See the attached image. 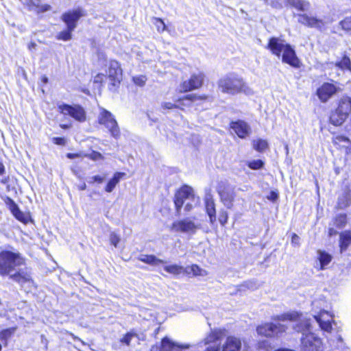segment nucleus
I'll list each match as a JSON object with an SVG mask.
<instances>
[{"label":"nucleus","mask_w":351,"mask_h":351,"mask_svg":"<svg viewBox=\"0 0 351 351\" xmlns=\"http://www.w3.org/2000/svg\"><path fill=\"white\" fill-rule=\"evenodd\" d=\"M312 304L313 306H315L316 305V302L315 301L313 302Z\"/></svg>","instance_id":"69168bd1"},{"label":"nucleus","mask_w":351,"mask_h":351,"mask_svg":"<svg viewBox=\"0 0 351 351\" xmlns=\"http://www.w3.org/2000/svg\"><path fill=\"white\" fill-rule=\"evenodd\" d=\"M147 78L145 75H139L133 77V82L135 84L143 86L145 85Z\"/></svg>","instance_id":"37998d69"},{"label":"nucleus","mask_w":351,"mask_h":351,"mask_svg":"<svg viewBox=\"0 0 351 351\" xmlns=\"http://www.w3.org/2000/svg\"><path fill=\"white\" fill-rule=\"evenodd\" d=\"M98 56H99V59L103 58L104 60H106V59L105 54L103 53H99Z\"/></svg>","instance_id":"052dcab7"},{"label":"nucleus","mask_w":351,"mask_h":351,"mask_svg":"<svg viewBox=\"0 0 351 351\" xmlns=\"http://www.w3.org/2000/svg\"><path fill=\"white\" fill-rule=\"evenodd\" d=\"M42 82L45 84L48 82V78L46 76H43Z\"/></svg>","instance_id":"680f3d73"},{"label":"nucleus","mask_w":351,"mask_h":351,"mask_svg":"<svg viewBox=\"0 0 351 351\" xmlns=\"http://www.w3.org/2000/svg\"><path fill=\"white\" fill-rule=\"evenodd\" d=\"M162 107L164 109L171 110V109H173V108H178V106L176 104H175L171 103V102H163L162 104Z\"/></svg>","instance_id":"09e8293b"},{"label":"nucleus","mask_w":351,"mask_h":351,"mask_svg":"<svg viewBox=\"0 0 351 351\" xmlns=\"http://www.w3.org/2000/svg\"><path fill=\"white\" fill-rule=\"evenodd\" d=\"M252 145H253L254 149L256 151L262 152L267 148L268 143H267V141L261 139V138H258L257 140L253 141Z\"/></svg>","instance_id":"473e14b6"},{"label":"nucleus","mask_w":351,"mask_h":351,"mask_svg":"<svg viewBox=\"0 0 351 351\" xmlns=\"http://www.w3.org/2000/svg\"><path fill=\"white\" fill-rule=\"evenodd\" d=\"M110 243L116 247L120 241V237L115 232H111L110 234Z\"/></svg>","instance_id":"a18cd8bd"},{"label":"nucleus","mask_w":351,"mask_h":351,"mask_svg":"<svg viewBox=\"0 0 351 351\" xmlns=\"http://www.w3.org/2000/svg\"><path fill=\"white\" fill-rule=\"evenodd\" d=\"M341 28L347 32H351V16H347L339 22Z\"/></svg>","instance_id":"ea45409f"},{"label":"nucleus","mask_w":351,"mask_h":351,"mask_svg":"<svg viewBox=\"0 0 351 351\" xmlns=\"http://www.w3.org/2000/svg\"><path fill=\"white\" fill-rule=\"evenodd\" d=\"M154 349H156V350H155V351H158V347H156V348H152V351H154Z\"/></svg>","instance_id":"0e129e2a"},{"label":"nucleus","mask_w":351,"mask_h":351,"mask_svg":"<svg viewBox=\"0 0 351 351\" xmlns=\"http://www.w3.org/2000/svg\"><path fill=\"white\" fill-rule=\"evenodd\" d=\"M299 237L296 234H293L291 237V242L293 243H296L299 241Z\"/></svg>","instance_id":"6e6d98bb"},{"label":"nucleus","mask_w":351,"mask_h":351,"mask_svg":"<svg viewBox=\"0 0 351 351\" xmlns=\"http://www.w3.org/2000/svg\"><path fill=\"white\" fill-rule=\"evenodd\" d=\"M159 351H250L239 337L228 336L223 339L221 330H212L197 344L178 343L167 337L162 339Z\"/></svg>","instance_id":"f257e3e1"},{"label":"nucleus","mask_w":351,"mask_h":351,"mask_svg":"<svg viewBox=\"0 0 351 351\" xmlns=\"http://www.w3.org/2000/svg\"><path fill=\"white\" fill-rule=\"evenodd\" d=\"M230 128L241 138H245L251 133L250 125L242 120L232 121L230 123Z\"/></svg>","instance_id":"f3484780"},{"label":"nucleus","mask_w":351,"mask_h":351,"mask_svg":"<svg viewBox=\"0 0 351 351\" xmlns=\"http://www.w3.org/2000/svg\"><path fill=\"white\" fill-rule=\"evenodd\" d=\"M285 2L298 11L306 12L311 8V4L306 0H285Z\"/></svg>","instance_id":"5701e85b"},{"label":"nucleus","mask_w":351,"mask_h":351,"mask_svg":"<svg viewBox=\"0 0 351 351\" xmlns=\"http://www.w3.org/2000/svg\"><path fill=\"white\" fill-rule=\"evenodd\" d=\"M343 141H349V139H348V138L345 137Z\"/></svg>","instance_id":"338daca9"},{"label":"nucleus","mask_w":351,"mask_h":351,"mask_svg":"<svg viewBox=\"0 0 351 351\" xmlns=\"http://www.w3.org/2000/svg\"><path fill=\"white\" fill-rule=\"evenodd\" d=\"M300 318V314L298 312H289L278 315L272 317L274 321H287V320H296Z\"/></svg>","instance_id":"bb28decb"},{"label":"nucleus","mask_w":351,"mask_h":351,"mask_svg":"<svg viewBox=\"0 0 351 351\" xmlns=\"http://www.w3.org/2000/svg\"><path fill=\"white\" fill-rule=\"evenodd\" d=\"M298 16V21L307 27L321 29L324 25L323 20L316 17L310 16L306 14H299Z\"/></svg>","instance_id":"6ab92c4d"},{"label":"nucleus","mask_w":351,"mask_h":351,"mask_svg":"<svg viewBox=\"0 0 351 351\" xmlns=\"http://www.w3.org/2000/svg\"><path fill=\"white\" fill-rule=\"evenodd\" d=\"M247 167L252 170H259L263 168L265 162L261 159L252 160L247 162Z\"/></svg>","instance_id":"e433bc0d"},{"label":"nucleus","mask_w":351,"mask_h":351,"mask_svg":"<svg viewBox=\"0 0 351 351\" xmlns=\"http://www.w3.org/2000/svg\"><path fill=\"white\" fill-rule=\"evenodd\" d=\"M98 122L108 129L113 138L116 139L119 138L121 133L118 123L114 115L110 111L104 108H100Z\"/></svg>","instance_id":"39448f33"},{"label":"nucleus","mask_w":351,"mask_h":351,"mask_svg":"<svg viewBox=\"0 0 351 351\" xmlns=\"http://www.w3.org/2000/svg\"><path fill=\"white\" fill-rule=\"evenodd\" d=\"M287 327L280 323L267 322L259 325L256 328V332L259 335L266 337L280 338L285 333Z\"/></svg>","instance_id":"0eeeda50"},{"label":"nucleus","mask_w":351,"mask_h":351,"mask_svg":"<svg viewBox=\"0 0 351 351\" xmlns=\"http://www.w3.org/2000/svg\"><path fill=\"white\" fill-rule=\"evenodd\" d=\"M193 204L188 202L186 204V205L184 206V210L187 212H189L193 209Z\"/></svg>","instance_id":"603ef678"},{"label":"nucleus","mask_w":351,"mask_h":351,"mask_svg":"<svg viewBox=\"0 0 351 351\" xmlns=\"http://www.w3.org/2000/svg\"><path fill=\"white\" fill-rule=\"evenodd\" d=\"M346 119V118H345V116L342 115L337 110L332 112L330 117V123L336 126L341 125Z\"/></svg>","instance_id":"c756f323"},{"label":"nucleus","mask_w":351,"mask_h":351,"mask_svg":"<svg viewBox=\"0 0 351 351\" xmlns=\"http://www.w3.org/2000/svg\"><path fill=\"white\" fill-rule=\"evenodd\" d=\"M336 110L347 119L351 112V98L348 96L343 97L340 99L338 108Z\"/></svg>","instance_id":"4be33fe9"},{"label":"nucleus","mask_w":351,"mask_h":351,"mask_svg":"<svg viewBox=\"0 0 351 351\" xmlns=\"http://www.w3.org/2000/svg\"><path fill=\"white\" fill-rule=\"evenodd\" d=\"M23 4L27 7L28 10L37 14L47 12L51 8V5L49 4H42L41 0H25Z\"/></svg>","instance_id":"aec40b11"},{"label":"nucleus","mask_w":351,"mask_h":351,"mask_svg":"<svg viewBox=\"0 0 351 351\" xmlns=\"http://www.w3.org/2000/svg\"><path fill=\"white\" fill-rule=\"evenodd\" d=\"M139 260L151 265H158L161 263H163L162 260L158 258L154 255L142 254L139 257Z\"/></svg>","instance_id":"cd10ccee"},{"label":"nucleus","mask_w":351,"mask_h":351,"mask_svg":"<svg viewBox=\"0 0 351 351\" xmlns=\"http://www.w3.org/2000/svg\"><path fill=\"white\" fill-rule=\"evenodd\" d=\"M281 56L282 62L287 63L294 68L300 67V60L296 56L295 49L291 45L289 44L285 46Z\"/></svg>","instance_id":"4468645a"},{"label":"nucleus","mask_w":351,"mask_h":351,"mask_svg":"<svg viewBox=\"0 0 351 351\" xmlns=\"http://www.w3.org/2000/svg\"><path fill=\"white\" fill-rule=\"evenodd\" d=\"M74 31L71 27H66V29L58 34L56 38L58 40L68 41L72 38V32Z\"/></svg>","instance_id":"72a5a7b5"},{"label":"nucleus","mask_w":351,"mask_h":351,"mask_svg":"<svg viewBox=\"0 0 351 351\" xmlns=\"http://www.w3.org/2000/svg\"><path fill=\"white\" fill-rule=\"evenodd\" d=\"M346 223L347 215L345 213L337 215L334 219V224L338 228H343Z\"/></svg>","instance_id":"c9c22d12"},{"label":"nucleus","mask_w":351,"mask_h":351,"mask_svg":"<svg viewBox=\"0 0 351 351\" xmlns=\"http://www.w3.org/2000/svg\"><path fill=\"white\" fill-rule=\"evenodd\" d=\"M104 77H105V75H103V74H98V75H97L95 77L94 82L95 83L101 82Z\"/></svg>","instance_id":"3c124183"},{"label":"nucleus","mask_w":351,"mask_h":351,"mask_svg":"<svg viewBox=\"0 0 351 351\" xmlns=\"http://www.w3.org/2000/svg\"><path fill=\"white\" fill-rule=\"evenodd\" d=\"M60 127L63 129H68L69 128V125H66V124H61L60 125Z\"/></svg>","instance_id":"e2e57ef3"},{"label":"nucleus","mask_w":351,"mask_h":351,"mask_svg":"<svg viewBox=\"0 0 351 351\" xmlns=\"http://www.w3.org/2000/svg\"><path fill=\"white\" fill-rule=\"evenodd\" d=\"M318 260L320 264V269H324L330 263L332 256L328 253L319 250L318 251Z\"/></svg>","instance_id":"c85d7f7f"},{"label":"nucleus","mask_w":351,"mask_h":351,"mask_svg":"<svg viewBox=\"0 0 351 351\" xmlns=\"http://www.w3.org/2000/svg\"><path fill=\"white\" fill-rule=\"evenodd\" d=\"M295 332L301 333L300 351H324V345L322 339L315 332H313L311 319H300L293 326Z\"/></svg>","instance_id":"7ed1b4c3"},{"label":"nucleus","mask_w":351,"mask_h":351,"mask_svg":"<svg viewBox=\"0 0 351 351\" xmlns=\"http://www.w3.org/2000/svg\"><path fill=\"white\" fill-rule=\"evenodd\" d=\"M25 265V259L19 252L10 250L0 252V276H9L12 281L21 286L26 284L34 285L32 274L28 268H21Z\"/></svg>","instance_id":"f03ea898"},{"label":"nucleus","mask_w":351,"mask_h":351,"mask_svg":"<svg viewBox=\"0 0 351 351\" xmlns=\"http://www.w3.org/2000/svg\"><path fill=\"white\" fill-rule=\"evenodd\" d=\"M335 65L342 70L348 69L351 71V60L347 56H344L340 61L337 62Z\"/></svg>","instance_id":"f704fd0d"},{"label":"nucleus","mask_w":351,"mask_h":351,"mask_svg":"<svg viewBox=\"0 0 351 351\" xmlns=\"http://www.w3.org/2000/svg\"><path fill=\"white\" fill-rule=\"evenodd\" d=\"M194 219L186 217L177 220L171 224V230L176 232L195 234L200 227V224L195 223Z\"/></svg>","instance_id":"1a4fd4ad"},{"label":"nucleus","mask_w":351,"mask_h":351,"mask_svg":"<svg viewBox=\"0 0 351 351\" xmlns=\"http://www.w3.org/2000/svg\"><path fill=\"white\" fill-rule=\"evenodd\" d=\"M339 88L334 84L329 82H324L320 87L317 89L316 94L319 100L325 103L336 94Z\"/></svg>","instance_id":"ddd939ff"},{"label":"nucleus","mask_w":351,"mask_h":351,"mask_svg":"<svg viewBox=\"0 0 351 351\" xmlns=\"http://www.w3.org/2000/svg\"><path fill=\"white\" fill-rule=\"evenodd\" d=\"M221 201L227 208H232L234 199L233 189L226 182L221 181L217 187Z\"/></svg>","instance_id":"9d476101"},{"label":"nucleus","mask_w":351,"mask_h":351,"mask_svg":"<svg viewBox=\"0 0 351 351\" xmlns=\"http://www.w3.org/2000/svg\"><path fill=\"white\" fill-rule=\"evenodd\" d=\"M78 189L80 190V191H84L86 189V183H83L81 185H80L78 186Z\"/></svg>","instance_id":"bf43d9fd"},{"label":"nucleus","mask_w":351,"mask_h":351,"mask_svg":"<svg viewBox=\"0 0 351 351\" xmlns=\"http://www.w3.org/2000/svg\"><path fill=\"white\" fill-rule=\"evenodd\" d=\"M124 176L125 173L122 172H116L114 173L112 178H110L107 182V184L105 187V191L107 193H111Z\"/></svg>","instance_id":"b1692460"},{"label":"nucleus","mask_w":351,"mask_h":351,"mask_svg":"<svg viewBox=\"0 0 351 351\" xmlns=\"http://www.w3.org/2000/svg\"><path fill=\"white\" fill-rule=\"evenodd\" d=\"M53 142L56 145H66V139L63 137H53Z\"/></svg>","instance_id":"de8ad7c7"},{"label":"nucleus","mask_w":351,"mask_h":351,"mask_svg":"<svg viewBox=\"0 0 351 351\" xmlns=\"http://www.w3.org/2000/svg\"><path fill=\"white\" fill-rule=\"evenodd\" d=\"M5 204L13 216L19 221L26 224L29 221V215L21 210L19 206L10 197H7Z\"/></svg>","instance_id":"dca6fc26"},{"label":"nucleus","mask_w":351,"mask_h":351,"mask_svg":"<svg viewBox=\"0 0 351 351\" xmlns=\"http://www.w3.org/2000/svg\"><path fill=\"white\" fill-rule=\"evenodd\" d=\"M204 80V75L202 72L193 73L188 80L184 81L180 85V90L188 92L200 88Z\"/></svg>","instance_id":"f8f14e48"},{"label":"nucleus","mask_w":351,"mask_h":351,"mask_svg":"<svg viewBox=\"0 0 351 351\" xmlns=\"http://www.w3.org/2000/svg\"><path fill=\"white\" fill-rule=\"evenodd\" d=\"M350 195L346 193H343L338 197L337 206L340 209H344L350 205Z\"/></svg>","instance_id":"2f4dec72"},{"label":"nucleus","mask_w":351,"mask_h":351,"mask_svg":"<svg viewBox=\"0 0 351 351\" xmlns=\"http://www.w3.org/2000/svg\"><path fill=\"white\" fill-rule=\"evenodd\" d=\"M36 44L34 43V42H31L29 45H28V49L29 51H32L33 49H36Z\"/></svg>","instance_id":"4d7b16f0"},{"label":"nucleus","mask_w":351,"mask_h":351,"mask_svg":"<svg viewBox=\"0 0 351 351\" xmlns=\"http://www.w3.org/2000/svg\"><path fill=\"white\" fill-rule=\"evenodd\" d=\"M5 172V167L2 162H0V176Z\"/></svg>","instance_id":"13d9d810"},{"label":"nucleus","mask_w":351,"mask_h":351,"mask_svg":"<svg viewBox=\"0 0 351 351\" xmlns=\"http://www.w3.org/2000/svg\"><path fill=\"white\" fill-rule=\"evenodd\" d=\"M351 244V232L344 231L340 234L339 247L341 252L346 251L348 247Z\"/></svg>","instance_id":"393cba45"},{"label":"nucleus","mask_w":351,"mask_h":351,"mask_svg":"<svg viewBox=\"0 0 351 351\" xmlns=\"http://www.w3.org/2000/svg\"><path fill=\"white\" fill-rule=\"evenodd\" d=\"M191 271L193 274L195 276H203V273L205 271L204 270L202 269L198 265H193L191 267Z\"/></svg>","instance_id":"49530a36"},{"label":"nucleus","mask_w":351,"mask_h":351,"mask_svg":"<svg viewBox=\"0 0 351 351\" xmlns=\"http://www.w3.org/2000/svg\"><path fill=\"white\" fill-rule=\"evenodd\" d=\"M164 269L169 274H180L182 272L183 267L178 265H170L165 266Z\"/></svg>","instance_id":"4c0bfd02"},{"label":"nucleus","mask_w":351,"mask_h":351,"mask_svg":"<svg viewBox=\"0 0 351 351\" xmlns=\"http://www.w3.org/2000/svg\"><path fill=\"white\" fill-rule=\"evenodd\" d=\"M207 99L206 96H197L195 94H189L184 97L182 99H179L178 101H182L183 105L191 106L192 104L198 101H203Z\"/></svg>","instance_id":"a878e982"},{"label":"nucleus","mask_w":351,"mask_h":351,"mask_svg":"<svg viewBox=\"0 0 351 351\" xmlns=\"http://www.w3.org/2000/svg\"><path fill=\"white\" fill-rule=\"evenodd\" d=\"M107 73L113 86L119 84L122 78V69L119 62L114 60H110Z\"/></svg>","instance_id":"2eb2a0df"},{"label":"nucleus","mask_w":351,"mask_h":351,"mask_svg":"<svg viewBox=\"0 0 351 351\" xmlns=\"http://www.w3.org/2000/svg\"><path fill=\"white\" fill-rule=\"evenodd\" d=\"M15 331L14 328H9L4 329L0 332V341L6 346L8 345V340L11 337Z\"/></svg>","instance_id":"7c9ffc66"},{"label":"nucleus","mask_w":351,"mask_h":351,"mask_svg":"<svg viewBox=\"0 0 351 351\" xmlns=\"http://www.w3.org/2000/svg\"><path fill=\"white\" fill-rule=\"evenodd\" d=\"M84 15V11L82 8H77V9L69 10L63 13L61 19L66 24V27H71L73 29H75L78 21Z\"/></svg>","instance_id":"9b49d317"},{"label":"nucleus","mask_w":351,"mask_h":351,"mask_svg":"<svg viewBox=\"0 0 351 351\" xmlns=\"http://www.w3.org/2000/svg\"><path fill=\"white\" fill-rule=\"evenodd\" d=\"M218 86L222 93L230 95L246 91L245 82L242 78L234 73H229L219 79Z\"/></svg>","instance_id":"20e7f679"},{"label":"nucleus","mask_w":351,"mask_h":351,"mask_svg":"<svg viewBox=\"0 0 351 351\" xmlns=\"http://www.w3.org/2000/svg\"><path fill=\"white\" fill-rule=\"evenodd\" d=\"M228 219V215L226 210H221L219 216V221L222 225L224 226Z\"/></svg>","instance_id":"c03bdc74"},{"label":"nucleus","mask_w":351,"mask_h":351,"mask_svg":"<svg viewBox=\"0 0 351 351\" xmlns=\"http://www.w3.org/2000/svg\"><path fill=\"white\" fill-rule=\"evenodd\" d=\"M267 198L271 202H275L278 198V194L277 192L271 191H270L269 195H267Z\"/></svg>","instance_id":"8fccbe9b"},{"label":"nucleus","mask_w":351,"mask_h":351,"mask_svg":"<svg viewBox=\"0 0 351 351\" xmlns=\"http://www.w3.org/2000/svg\"><path fill=\"white\" fill-rule=\"evenodd\" d=\"M80 156L79 154L68 153L66 157L69 159H73Z\"/></svg>","instance_id":"864d4df0"},{"label":"nucleus","mask_w":351,"mask_h":351,"mask_svg":"<svg viewBox=\"0 0 351 351\" xmlns=\"http://www.w3.org/2000/svg\"><path fill=\"white\" fill-rule=\"evenodd\" d=\"M154 25H156L158 32H162L166 29V25L164 21L160 18H154Z\"/></svg>","instance_id":"79ce46f5"},{"label":"nucleus","mask_w":351,"mask_h":351,"mask_svg":"<svg viewBox=\"0 0 351 351\" xmlns=\"http://www.w3.org/2000/svg\"><path fill=\"white\" fill-rule=\"evenodd\" d=\"M136 337V335L134 332H128L120 339V342L126 346H130L132 339Z\"/></svg>","instance_id":"58836bf2"},{"label":"nucleus","mask_w":351,"mask_h":351,"mask_svg":"<svg viewBox=\"0 0 351 351\" xmlns=\"http://www.w3.org/2000/svg\"><path fill=\"white\" fill-rule=\"evenodd\" d=\"M104 180H105V176H102L100 175H95V176L88 177L86 178L87 182L90 184H93L95 182L101 184L104 181Z\"/></svg>","instance_id":"a19ab883"},{"label":"nucleus","mask_w":351,"mask_h":351,"mask_svg":"<svg viewBox=\"0 0 351 351\" xmlns=\"http://www.w3.org/2000/svg\"><path fill=\"white\" fill-rule=\"evenodd\" d=\"M93 158L95 160L99 159L102 158V155L99 152H93Z\"/></svg>","instance_id":"5fc2aeb1"},{"label":"nucleus","mask_w":351,"mask_h":351,"mask_svg":"<svg viewBox=\"0 0 351 351\" xmlns=\"http://www.w3.org/2000/svg\"><path fill=\"white\" fill-rule=\"evenodd\" d=\"M58 111L64 116H69L75 121L83 123L86 120V112L79 104L70 105L62 103L58 105Z\"/></svg>","instance_id":"6e6552de"},{"label":"nucleus","mask_w":351,"mask_h":351,"mask_svg":"<svg viewBox=\"0 0 351 351\" xmlns=\"http://www.w3.org/2000/svg\"><path fill=\"white\" fill-rule=\"evenodd\" d=\"M206 213L209 217V221L213 224L216 221V208L213 195L207 193L204 198Z\"/></svg>","instance_id":"412c9836"},{"label":"nucleus","mask_w":351,"mask_h":351,"mask_svg":"<svg viewBox=\"0 0 351 351\" xmlns=\"http://www.w3.org/2000/svg\"><path fill=\"white\" fill-rule=\"evenodd\" d=\"M289 45L280 38L271 37L269 38L267 49H268L272 54L280 58L282 53L285 50V46Z\"/></svg>","instance_id":"a211bd4d"},{"label":"nucleus","mask_w":351,"mask_h":351,"mask_svg":"<svg viewBox=\"0 0 351 351\" xmlns=\"http://www.w3.org/2000/svg\"><path fill=\"white\" fill-rule=\"evenodd\" d=\"M191 200L195 205L199 202V197L195 196L193 189L189 185H183L177 191L174 197V204L178 213H180L185 200Z\"/></svg>","instance_id":"423d86ee"}]
</instances>
